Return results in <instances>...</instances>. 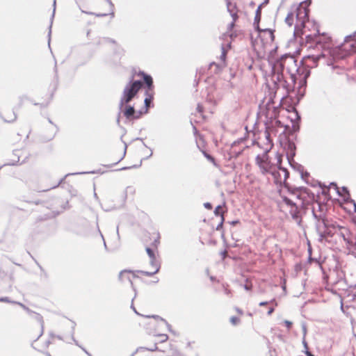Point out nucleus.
<instances>
[{
	"label": "nucleus",
	"mask_w": 356,
	"mask_h": 356,
	"mask_svg": "<svg viewBox=\"0 0 356 356\" xmlns=\"http://www.w3.org/2000/svg\"><path fill=\"white\" fill-rule=\"evenodd\" d=\"M296 197L300 202L302 207L309 205L315 200L314 194L308 188H302L298 191Z\"/></svg>",
	"instance_id": "11"
},
{
	"label": "nucleus",
	"mask_w": 356,
	"mask_h": 356,
	"mask_svg": "<svg viewBox=\"0 0 356 356\" xmlns=\"http://www.w3.org/2000/svg\"><path fill=\"white\" fill-rule=\"evenodd\" d=\"M267 304H268V302H261L259 303V306H261H261H265V305H266Z\"/></svg>",
	"instance_id": "35"
},
{
	"label": "nucleus",
	"mask_w": 356,
	"mask_h": 356,
	"mask_svg": "<svg viewBox=\"0 0 356 356\" xmlns=\"http://www.w3.org/2000/svg\"><path fill=\"white\" fill-rule=\"evenodd\" d=\"M163 337L164 338L163 339H162V341H165L167 339L168 337L167 335H163Z\"/></svg>",
	"instance_id": "38"
},
{
	"label": "nucleus",
	"mask_w": 356,
	"mask_h": 356,
	"mask_svg": "<svg viewBox=\"0 0 356 356\" xmlns=\"http://www.w3.org/2000/svg\"><path fill=\"white\" fill-rule=\"evenodd\" d=\"M285 323H286V325H287V327H288L289 328V327H291V322H289V321H285Z\"/></svg>",
	"instance_id": "36"
},
{
	"label": "nucleus",
	"mask_w": 356,
	"mask_h": 356,
	"mask_svg": "<svg viewBox=\"0 0 356 356\" xmlns=\"http://www.w3.org/2000/svg\"><path fill=\"white\" fill-rule=\"evenodd\" d=\"M273 70L280 87L284 88L288 93L294 90L298 72L295 57L288 55L281 57L273 65Z\"/></svg>",
	"instance_id": "2"
},
{
	"label": "nucleus",
	"mask_w": 356,
	"mask_h": 356,
	"mask_svg": "<svg viewBox=\"0 0 356 356\" xmlns=\"http://www.w3.org/2000/svg\"><path fill=\"white\" fill-rule=\"evenodd\" d=\"M124 115L128 120H136L141 118L144 114L147 113V109L136 111L133 106H127L123 111Z\"/></svg>",
	"instance_id": "15"
},
{
	"label": "nucleus",
	"mask_w": 356,
	"mask_h": 356,
	"mask_svg": "<svg viewBox=\"0 0 356 356\" xmlns=\"http://www.w3.org/2000/svg\"><path fill=\"white\" fill-rule=\"evenodd\" d=\"M322 56V55L318 56H305L303 58L304 62L305 64L309 67H314L317 66L318 60L320 59V58Z\"/></svg>",
	"instance_id": "17"
},
{
	"label": "nucleus",
	"mask_w": 356,
	"mask_h": 356,
	"mask_svg": "<svg viewBox=\"0 0 356 356\" xmlns=\"http://www.w3.org/2000/svg\"><path fill=\"white\" fill-rule=\"evenodd\" d=\"M312 29L305 35L307 44H310L308 47H311L313 44L321 46L323 49L330 48L331 44V38L326 34H320L316 25L312 24Z\"/></svg>",
	"instance_id": "6"
},
{
	"label": "nucleus",
	"mask_w": 356,
	"mask_h": 356,
	"mask_svg": "<svg viewBox=\"0 0 356 356\" xmlns=\"http://www.w3.org/2000/svg\"><path fill=\"white\" fill-rule=\"evenodd\" d=\"M44 321L41 316H38L29 322L28 332L32 338L38 339L43 334Z\"/></svg>",
	"instance_id": "10"
},
{
	"label": "nucleus",
	"mask_w": 356,
	"mask_h": 356,
	"mask_svg": "<svg viewBox=\"0 0 356 356\" xmlns=\"http://www.w3.org/2000/svg\"><path fill=\"white\" fill-rule=\"evenodd\" d=\"M306 355H307V356H314V355H312L309 351H307V352H306Z\"/></svg>",
	"instance_id": "37"
},
{
	"label": "nucleus",
	"mask_w": 356,
	"mask_h": 356,
	"mask_svg": "<svg viewBox=\"0 0 356 356\" xmlns=\"http://www.w3.org/2000/svg\"><path fill=\"white\" fill-rule=\"evenodd\" d=\"M273 312H274V308L271 307V308L269 309V310L268 312V314L270 315V314H272L273 313Z\"/></svg>",
	"instance_id": "33"
},
{
	"label": "nucleus",
	"mask_w": 356,
	"mask_h": 356,
	"mask_svg": "<svg viewBox=\"0 0 356 356\" xmlns=\"http://www.w3.org/2000/svg\"><path fill=\"white\" fill-rule=\"evenodd\" d=\"M197 111L200 113H203V111H204V108L202 105L200 104H198L197 106Z\"/></svg>",
	"instance_id": "28"
},
{
	"label": "nucleus",
	"mask_w": 356,
	"mask_h": 356,
	"mask_svg": "<svg viewBox=\"0 0 356 356\" xmlns=\"http://www.w3.org/2000/svg\"><path fill=\"white\" fill-rule=\"evenodd\" d=\"M277 163L275 165V168L273 172H270L274 179V182L276 184L282 185L284 184L289 177V173L285 168H281L280 165L282 163V155L280 154H277Z\"/></svg>",
	"instance_id": "8"
},
{
	"label": "nucleus",
	"mask_w": 356,
	"mask_h": 356,
	"mask_svg": "<svg viewBox=\"0 0 356 356\" xmlns=\"http://www.w3.org/2000/svg\"><path fill=\"white\" fill-rule=\"evenodd\" d=\"M161 236L159 232L151 229L144 236V243L146 252L149 257V262L152 270L150 271H141L140 273L147 276H152L157 273L160 269V261L159 260L158 246L160 244Z\"/></svg>",
	"instance_id": "4"
},
{
	"label": "nucleus",
	"mask_w": 356,
	"mask_h": 356,
	"mask_svg": "<svg viewBox=\"0 0 356 356\" xmlns=\"http://www.w3.org/2000/svg\"><path fill=\"white\" fill-rule=\"evenodd\" d=\"M275 35L273 30L264 29L260 31L259 38L253 45L258 57L261 58L265 57L267 51L272 47Z\"/></svg>",
	"instance_id": "5"
},
{
	"label": "nucleus",
	"mask_w": 356,
	"mask_h": 356,
	"mask_svg": "<svg viewBox=\"0 0 356 356\" xmlns=\"http://www.w3.org/2000/svg\"><path fill=\"white\" fill-rule=\"evenodd\" d=\"M260 18V10L259 9L257 10V16L255 17L256 19H259Z\"/></svg>",
	"instance_id": "32"
},
{
	"label": "nucleus",
	"mask_w": 356,
	"mask_h": 356,
	"mask_svg": "<svg viewBox=\"0 0 356 356\" xmlns=\"http://www.w3.org/2000/svg\"><path fill=\"white\" fill-rule=\"evenodd\" d=\"M309 4L306 1L301 2L298 6L291 8L287 14L285 22L288 26H294L295 37L302 38L311 31L309 26L314 24L309 21Z\"/></svg>",
	"instance_id": "3"
},
{
	"label": "nucleus",
	"mask_w": 356,
	"mask_h": 356,
	"mask_svg": "<svg viewBox=\"0 0 356 356\" xmlns=\"http://www.w3.org/2000/svg\"><path fill=\"white\" fill-rule=\"evenodd\" d=\"M204 207H205V208H207V209L211 210V209H212V205H211V203H209V202H206V203H204Z\"/></svg>",
	"instance_id": "29"
},
{
	"label": "nucleus",
	"mask_w": 356,
	"mask_h": 356,
	"mask_svg": "<svg viewBox=\"0 0 356 356\" xmlns=\"http://www.w3.org/2000/svg\"><path fill=\"white\" fill-rule=\"evenodd\" d=\"M0 116L6 122H13L17 117L15 108L11 106H6L1 108Z\"/></svg>",
	"instance_id": "14"
},
{
	"label": "nucleus",
	"mask_w": 356,
	"mask_h": 356,
	"mask_svg": "<svg viewBox=\"0 0 356 356\" xmlns=\"http://www.w3.org/2000/svg\"><path fill=\"white\" fill-rule=\"evenodd\" d=\"M284 202L288 204V205H291V206H296L297 204L296 202H294L293 200H290L289 198L288 197H284Z\"/></svg>",
	"instance_id": "23"
},
{
	"label": "nucleus",
	"mask_w": 356,
	"mask_h": 356,
	"mask_svg": "<svg viewBox=\"0 0 356 356\" xmlns=\"http://www.w3.org/2000/svg\"><path fill=\"white\" fill-rule=\"evenodd\" d=\"M264 136H265V139L266 140V150L265 151L269 152V150L273 146V140L270 138V134L268 130L266 129L265 131Z\"/></svg>",
	"instance_id": "19"
},
{
	"label": "nucleus",
	"mask_w": 356,
	"mask_h": 356,
	"mask_svg": "<svg viewBox=\"0 0 356 356\" xmlns=\"http://www.w3.org/2000/svg\"><path fill=\"white\" fill-rule=\"evenodd\" d=\"M141 271L142 270L136 272L129 270H122L120 273L119 279L123 284L129 283L132 285L133 282L135 280V279L139 277V275H143V274L140 273ZM144 275L146 276L145 275Z\"/></svg>",
	"instance_id": "12"
},
{
	"label": "nucleus",
	"mask_w": 356,
	"mask_h": 356,
	"mask_svg": "<svg viewBox=\"0 0 356 356\" xmlns=\"http://www.w3.org/2000/svg\"><path fill=\"white\" fill-rule=\"evenodd\" d=\"M154 349H147L146 348H139L136 350V354H140L145 356H161L160 353H152Z\"/></svg>",
	"instance_id": "18"
},
{
	"label": "nucleus",
	"mask_w": 356,
	"mask_h": 356,
	"mask_svg": "<svg viewBox=\"0 0 356 356\" xmlns=\"http://www.w3.org/2000/svg\"><path fill=\"white\" fill-rule=\"evenodd\" d=\"M204 156L211 162L213 163H215V159L213 156H211L210 154H207L206 152H203Z\"/></svg>",
	"instance_id": "24"
},
{
	"label": "nucleus",
	"mask_w": 356,
	"mask_h": 356,
	"mask_svg": "<svg viewBox=\"0 0 356 356\" xmlns=\"http://www.w3.org/2000/svg\"><path fill=\"white\" fill-rule=\"evenodd\" d=\"M235 310H236V313L238 314H239L240 316H242L243 314V312L241 309L236 307V308H235Z\"/></svg>",
	"instance_id": "30"
},
{
	"label": "nucleus",
	"mask_w": 356,
	"mask_h": 356,
	"mask_svg": "<svg viewBox=\"0 0 356 356\" xmlns=\"http://www.w3.org/2000/svg\"><path fill=\"white\" fill-rule=\"evenodd\" d=\"M213 66H214L216 69H218V65H216V63H211V64L210 65V67H211V68H212Z\"/></svg>",
	"instance_id": "34"
},
{
	"label": "nucleus",
	"mask_w": 356,
	"mask_h": 356,
	"mask_svg": "<svg viewBox=\"0 0 356 356\" xmlns=\"http://www.w3.org/2000/svg\"><path fill=\"white\" fill-rule=\"evenodd\" d=\"M288 149L290 151V153L287 152V154H290V155L291 156H294V154H295L294 151H295V149H296L294 143L289 142L288 143Z\"/></svg>",
	"instance_id": "21"
},
{
	"label": "nucleus",
	"mask_w": 356,
	"mask_h": 356,
	"mask_svg": "<svg viewBox=\"0 0 356 356\" xmlns=\"http://www.w3.org/2000/svg\"><path fill=\"white\" fill-rule=\"evenodd\" d=\"M241 322V319L238 317L236 316H232L230 318V323L233 325H236Z\"/></svg>",
	"instance_id": "22"
},
{
	"label": "nucleus",
	"mask_w": 356,
	"mask_h": 356,
	"mask_svg": "<svg viewBox=\"0 0 356 356\" xmlns=\"http://www.w3.org/2000/svg\"><path fill=\"white\" fill-rule=\"evenodd\" d=\"M305 1H306L309 5V4H310V3H311V0H306Z\"/></svg>",
	"instance_id": "39"
},
{
	"label": "nucleus",
	"mask_w": 356,
	"mask_h": 356,
	"mask_svg": "<svg viewBox=\"0 0 356 356\" xmlns=\"http://www.w3.org/2000/svg\"><path fill=\"white\" fill-rule=\"evenodd\" d=\"M226 51L225 50V48L222 47V54L220 56V58L222 60L223 62L225 61V58H226Z\"/></svg>",
	"instance_id": "27"
},
{
	"label": "nucleus",
	"mask_w": 356,
	"mask_h": 356,
	"mask_svg": "<svg viewBox=\"0 0 356 356\" xmlns=\"http://www.w3.org/2000/svg\"><path fill=\"white\" fill-rule=\"evenodd\" d=\"M126 148H127V147L124 145L123 149H122V158H123V156L125 155Z\"/></svg>",
	"instance_id": "31"
},
{
	"label": "nucleus",
	"mask_w": 356,
	"mask_h": 356,
	"mask_svg": "<svg viewBox=\"0 0 356 356\" xmlns=\"http://www.w3.org/2000/svg\"><path fill=\"white\" fill-rule=\"evenodd\" d=\"M228 285L227 284H223V287L225 289V293L229 296H232V291L231 290L228 288Z\"/></svg>",
	"instance_id": "26"
},
{
	"label": "nucleus",
	"mask_w": 356,
	"mask_h": 356,
	"mask_svg": "<svg viewBox=\"0 0 356 356\" xmlns=\"http://www.w3.org/2000/svg\"><path fill=\"white\" fill-rule=\"evenodd\" d=\"M268 152L265 151L255 158V163L262 174H269L270 172H273L276 165L270 162Z\"/></svg>",
	"instance_id": "9"
},
{
	"label": "nucleus",
	"mask_w": 356,
	"mask_h": 356,
	"mask_svg": "<svg viewBox=\"0 0 356 356\" xmlns=\"http://www.w3.org/2000/svg\"><path fill=\"white\" fill-rule=\"evenodd\" d=\"M142 81H143L144 83L146 85L147 89L146 97L144 101L145 106L141 110L147 109V113L148 112L150 104L154 99V85L152 76L143 72L135 73L132 76V80L124 87L122 96L120 99L121 106L128 104L134 98L143 87Z\"/></svg>",
	"instance_id": "1"
},
{
	"label": "nucleus",
	"mask_w": 356,
	"mask_h": 356,
	"mask_svg": "<svg viewBox=\"0 0 356 356\" xmlns=\"http://www.w3.org/2000/svg\"><path fill=\"white\" fill-rule=\"evenodd\" d=\"M227 9L232 17V22L229 25L227 33L229 34L230 38H236L237 36V33L236 32H232V29L235 26V22L238 18V10L236 6L230 2L227 3Z\"/></svg>",
	"instance_id": "13"
},
{
	"label": "nucleus",
	"mask_w": 356,
	"mask_h": 356,
	"mask_svg": "<svg viewBox=\"0 0 356 356\" xmlns=\"http://www.w3.org/2000/svg\"><path fill=\"white\" fill-rule=\"evenodd\" d=\"M244 288L245 290L247 291H250L252 290V284L251 283V282H249L248 280L246 281L245 285H244Z\"/></svg>",
	"instance_id": "25"
},
{
	"label": "nucleus",
	"mask_w": 356,
	"mask_h": 356,
	"mask_svg": "<svg viewBox=\"0 0 356 356\" xmlns=\"http://www.w3.org/2000/svg\"><path fill=\"white\" fill-rule=\"evenodd\" d=\"M225 212V211L223 207L221 205L218 206L214 210L215 215L220 217L219 223H218V226L216 227V230H220L222 228V225H223V223L225 221V217H224Z\"/></svg>",
	"instance_id": "16"
},
{
	"label": "nucleus",
	"mask_w": 356,
	"mask_h": 356,
	"mask_svg": "<svg viewBox=\"0 0 356 356\" xmlns=\"http://www.w3.org/2000/svg\"><path fill=\"white\" fill-rule=\"evenodd\" d=\"M115 43L116 42L115 40L108 38H103L98 42V44L100 45H107L111 44H115Z\"/></svg>",
	"instance_id": "20"
},
{
	"label": "nucleus",
	"mask_w": 356,
	"mask_h": 356,
	"mask_svg": "<svg viewBox=\"0 0 356 356\" xmlns=\"http://www.w3.org/2000/svg\"><path fill=\"white\" fill-rule=\"evenodd\" d=\"M337 58H343L356 52V35L348 37L345 41L334 49Z\"/></svg>",
	"instance_id": "7"
}]
</instances>
